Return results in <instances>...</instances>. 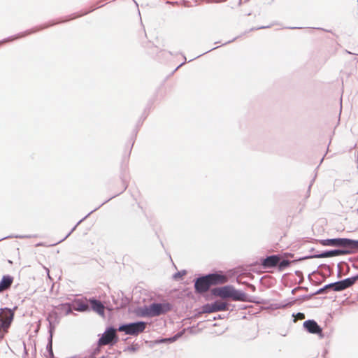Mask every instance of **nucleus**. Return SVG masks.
<instances>
[{
  "mask_svg": "<svg viewBox=\"0 0 358 358\" xmlns=\"http://www.w3.org/2000/svg\"><path fill=\"white\" fill-rule=\"evenodd\" d=\"M227 278L224 275L217 273L208 274L196 279L194 287L197 292H207L211 285L224 284L227 282Z\"/></svg>",
  "mask_w": 358,
  "mask_h": 358,
  "instance_id": "nucleus-1",
  "label": "nucleus"
},
{
  "mask_svg": "<svg viewBox=\"0 0 358 358\" xmlns=\"http://www.w3.org/2000/svg\"><path fill=\"white\" fill-rule=\"evenodd\" d=\"M171 309L169 303H153L145 306L141 309V314L143 317H155L164 314Z\"/></svg>",
  "mask_w": 358,
  "mask_h": 358,
  "instance_id": "nucleus-2",
  "label": "nucleus"
},
{
  "mask_svg": "<svg viewBox=\"0 0 358 358\" xmlns=\"http://www.w3.org/2000/svg\"><path fill=\"white\" fill-rule=\"evenodd\" d=\"M320 243L324 246L343 247L349 249L358 248V241L348 238H333L322 240Z\"/></svg>",
  "mask_w": 358,
  "mask_h": 358,
  "instance_id": "nucleus-3",
  "label": "nucleus"
},
{
  "mask_svg": "<svg viewBox=\"0 0 358 358\" xmlns=\"http://www.w3.org/2000/svg\"><path fill=\"white\" fill-rule=\"evenodd\" d=\"M146 327V323L144 322H137L121 325L118 330L124 331L127 335H138L143 332Z\"/></svg>",
  "mask_w": 358,
  "mask_h": 358,
  "instance_id": "nucleus-4",
  "label": "nucleus"
},
{
  "mask_svg": "<svg viewBox=\"0 0 358 358\" xmlns=\"http://www.w3.org/2000/svg\"><path fill=\"white\" fill-rule=\"evenodd\" d=\"M13 312L7 308L1 309L0 312V328H2L4 332H8L10 324L13 320Z\"/></svg>",
  "mask_w": 358,
  "mask_h": 358,
  "instance_id": "nucleus-5",
  "label": "nucleus"
},
{
  "mask_svg": "<svg viewBox=\"0 0 358 358\" xmlns=\"http://www.w3.org/2000/svg\"><path fill=\"white\" fill-rule=\"evenodd\" d=\"M358 279V276L354 278H350L345 279L341 281H338L334 283L329 284L326 286V288H332L333 290L338 292L345 289L348 287L352 286L356 280Z\"/></svg>",
  "mask_w": 358,
  "mask_h": 358,
  "instance_id": "nucleus-6",
  "label": "nucleus"
},
{
  "mask_svg": "<svg viewBox=\"0 0 358 358\" xmlns=\"http://www.w3.org/2000/svg\"><path fill=\"white\" fill-rule=\"evenodd\" d=\"M116 338V329L113 327H109L102 334V336L99 340L100 345H108Z\"/></svg>",
  "mask_w": 358,
  "mask_h": 358,
  "instance_id": "nucleus-7",
  "label": "nucleus"
},
{
  "mask_svg": "<svg viewBox=\"0 0 358 358\" xmlns=\"http://www.w3.org/2000/svg\"><path fill=\"white\" fill-rule=\"evenodd\" d=\"M303 327L310 334H321L322 331V328L313 320L305 321Z\"/></svg>",
  "mask_w": 358,
  "mask_h": 358,
  "instance_id": "nucleus-8",
  "label": "nucleus"
},
{
  "mask_svg": "<svg viewBox=\"0 0 358 358\" xmlns=\"http://www.w3.org/2000/svg\"><path fill=\"white\" fill-rule=\"evenodd\" d=\"M352 251L349 248H346L344 250H330L325 252H323L319 255H317V257L319 258H327V257H331L335 256H340V255H345L350 254Z\"/></svg>",
  "mask_w": 358,
  "mask_h": 358,
  "instance_id": "nucleus-9",
  "label": "nucleus"
},
{
  "mask_svg": "<svg viewBox=\"0 0 358 358\" xmlns=\"http://www.w3.org/2000/svg\"><path fill=\"white\" fill-rule=\"evenodd\" d=\"M233 287L231 286H224L215 289L213 294L222 298H231Z\"/></svg>",
  "mask_w": 358,
  "mask_h": 358,
  "instance_id": "nucleus-10",
  "label": "nucleus"
},
{
  "mask_svg": "<svg viewBox=\"0 0 358 358\" xmlns=\"http://www.w3.org/2000/svg\"><path fill=\"white\" fill-rule=\"evenodd\" d=\"M280 261V258L276 255H271L263 260L262 264L265 268H272L275 266Z\"/></svg>",
  "mask_w": 358,
  "mask_h": 358,
  "instance_id": "nucleus-11",
  "label": "nucleus"
},
{
  "mask_svg": "<svg viewBox=\"0 0 358 358\" xmlns=\"http://www.w3.org/2000/svg\"><path fill=\"white\" fill-rule=\"evenodd\" d=\"M90 302L94 311L96 312L100 315L103 316L104 315V306L101 301L96 299H90Z\"/></svg>",
  "mask_w": 358,
  "mask_h": 358,
  "instance_id": "nucleus-12",
  "label": "nucleus"
},
{
  "mask_svg": "<svg viewBox=\"0 0 358 358\" xmlns=\"http://www.w3.org/2000/svg\"><path fill=\"white\" fill-rule=\"evenodd\" d=\"M52 316V315L50 314L48 315V317H47V320L49 322L48 329H49V333H50V341L47 345V348L49 349L50 355H53L52 350V332L55 328V324L51 320Z\"/></svg>",
  "mask_w": 358,
  "mask_h": 358,
  "instance_id": "nucleus-13",
  "label": "nucleus"
},
{
  "mask_svg": "<svg viewBox=\"0 0 358 358\" xmlns=\"http://www.w3.org/2000/svg\"><path fill=\"white\" fill-rule=\"evenodd\" d=\"M13 278L10 275H3L0 282V292L8 289L13 282Z\"/></svg>",
  "mask_w": 358,
  "mask_h": 358,
  "instance_id": "nucleus-14",
  "label": "nucleus"
},
{
  "mask_svg": "<svg viewBox=\"0 0 358 358\" xmlns=\"http://www.w3.org/2000/svg\"><path fill=\"white\" fill-rule=\"evenodd\" d=\"M247 296L246 294L239 290H236L233 287L232 289V294H231V299L234 301H246Z\"/></svg>",
  "mask_w": 358,
  "mask_h": 358,
  "instance_id": "nucleus-15",
  "label": "nucleus"
},
{
  "mask_svg": "<svg viewBox=\"0 0 358 358\" xmlns=\"http://www.w3.org/2000/svg\"><path fill=\"white\" fill-rule=\"evenodd\" d=\"M213 308H215V312L217 311H223L227 310V303L222 301H215L212 303Z\"/></svg>",
  "mask_w": 358,
  "mask_h": 358,
  "instance_id": "nucleus-16",
  "label": "nucleus"
},
{
  "mask_svg": "<svg viewBox=\"0 0 358 358\" xmlns=\"http://www.w3.org/2000/svg\"><path fill=\"white\" fill-rule=\"evenodd\" d=\"M203 312L206 313H210L215 312V308L212 303H207L203 306Z\"/></svg>",
  "mask_w": 358,
  "mask_h": 358,
  "instance_id": "nucleus-17",
  "label": "nucleus"
},
{
  "mask_svg": "<svg viewBox=\"0 0 358 358\" xmlns=\"http://www.w3.org/2000/svg\"><path fill=\"white\" fill-rule=\"evenodd\" d=\"M180 336V334H176L173 337H171V338H164V339H161L159 341H157V343H173L175 341H176V339L178 338H179Z\"/></svg>",
  "mask_w": 358,
  "mask_h": 358,
  "instance_id": "nucleus-18",
  "label": "nucleus"
},
{
  "mask_svg": "<svg viewBox=\"0 0 358 358\" xmlns=\"http://www.w3.org/2000/svg\"><path fill=\"white\" fill-rule=\"evenodd\" d=\"M292 317H294L293 322H296L297 320H302L305 318V315L301 313H299L296 315L292 314Z\"/></svg>",
  "mask_w": 358,
  "mask_h": 358,
  "instance_id": "nucleus-19",
  "label": "nucleus"
},
{
  "mask_svg": "<svg viewBox=\"0 0 358 358\" xmlns=\"http://www.w3.org/2000/svg\"><path fill=\"white\" fill-rule=\"evenodd\" d=\"M88 309V306L85 303H80L76 308L78 311H85Z\"/></svg>",
  "mask_w": 358,
  "mask_h": 358,
  "instance_id": "nucleus-20",
  "label": "nucleus"
},
{
  "mask_svg": "<svg viewBox=\"0 0 358 358\" xmlns=\"http://www.w3.org/2000/svg\"><path fill=\"white\" fill-rule=\"evenodd\" d=\"M289 264V262L287 260H283L280 263V268H284L285 266Z\"/></svg>",
  "mask_w": 358,
  "mask_h": 358,
  "instance_id": "nucleus-21",
  "label": "nucleus"
},
{
  "mask_svg": "<svg viewBox=\"0 0 358 358\" xmlns=\"http://www.w3.org/2000/svg\"><path fill=\"white\" fill-rule=\"evenodd\" d=\"M6 333V332H4L3 331L2 328H0V341H1L3 339Z\"/></svg>",
  "mask_w": 358,
  "mask_h": 358,
  "instance_id": "nucleus-22",
  "label": "nucleus"
},
{
  "mask_svg": "<svg viewBox=\"0 0 358 358\" xmlns=\"http://www.w3.org/2000/svg\"><path fill=\"white\" fill-rule=\"evenodd\" d=\"M301 289H303L302 287H297L296 288H294V289H292V294H295L296 292L301 290Z\"/></svg>",
  "mask_w": 358,
  "mask_h": 358,
  "instance_id": "nucleus-23",
  "label": "nucleus"
},
{
  "mask_svg": "<svg viewBox=\"0 0 358 358\" xmlns=\"http://www.w3.org/2000/svg\"><path fill=\"white\" fill-rule=\"evenodd\" d=\"M284 307H285V305L277 304L275 306V308H284Z\"/></svg>",
  "mask_w": 358,
  "mask_h": 358,
  "instance_id": "nucleus-24",
  "label": "nucleus"
},
{
  "mask_svg": "<svg viewBox=\"0 0 358 358\" xmlns=\"http://www.w3.org/2000/svg\"><path fill=\"white\" fill-rule=\"evenodd\" d=\"M77 225H76L72 229L71 231L66 236V237L64 238H66L71 234L73 231H74V229H76Z\"/></svg>",
  "mask_w": 358,
  "mask_h": 358,
  "instance_id": "nucleus-25",
  "label": "nucleus"
},
{
  "mask_svg": "<svg viewBox=\"0 0 358 358\" xmlns=\"http://www.w3.org/2000/svg\"><path fill=\"white\" fill-rule=\"evenodd\" d=\"M180 275H180V273H176V274L174 275V278H177L178 276H180Z\"/></svg>",
  "mask_w": 358,
  "mask_h": 358,
  "instance_id": "nucleus-26",
  "label": "nucleus"
},
{
  "mask_svg": "<svg viewBox=\"0 0 358 358\" xmlns=\"http://www.w3.org/2000/svg\"><path fill=\"white\" fill-rule=\"evenodd\" d=\"M249 287H250L251 288V289H252V290H255V286H254V285H250V286H249Z\"/></svg>",
  "mask_w": 358,
  "mask_h": 358,
  "instance_id": "nucleus-27",
  "label": "nucleus"
},
{
  "mask_svg": "<svg viewBox=\"0 0 358 358\" xmlns=\"http://www.w3.org/2000/svg\"><path fill=\"white\" fill-rule=\"evenodd\" d=\"M13 38H11V39L8 38V39L5 40L3 42H5V41H11V40H13Z\"/></svg>",
  "mask_w": 358,
  "mask_h": 358,
  "instance_id": "nucleus-28",
  "label": "nucleus"
},
{
  "mask_svg": "<svg viewBox=\"0 0 358 358\" xmlns=\"http://www.w3.org/2000/svg\"><path fill=\"white\" fill-rule=\"evenodd\" d=\"M23 36V35L17 36V37H16V38H19V37H21V36Z\"/></svg>",
  "mask_w": 358,
  "mask_h": 358,
  "instance_id": "nucleus-29",
  "label": "nucleus"
},
{
  "mask_svg": "<svg viewBox=\"0 0 358 358\" xmlns=\"http://www.w3.org/2000/svg\"><path fill=\"white\" fill-rule=\"evenodd\" d=\"M299 299H294V301H299Z\"/></svg>",
  "mask_w": 358,
  "mask_h": 358,
  "instance_id": "nucleus-30",
  "label": "nucleus"
}]
</instances>
